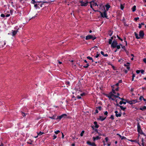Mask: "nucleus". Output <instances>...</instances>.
Instances as JSON below:
<instances>
[{"mask_svg": "<svg viewBox=\"0 0 146 146\" xmlns=\"http://www.w3.org/2000/svg\"><path fill=\"white\" fill-rule=\"evenodd\" d=\"M135 35L136 38H137V39H139L140 38V37H139V36H138V34L136 33H135Z\"/></svg>", "mask_w": 146, "mask_h": 146, "instance_id": "obj_23", "label": "nucleus"}, {"mask_svg": "<svg viewBox=\"0 0 146 146\" xmlns=\"http://www.w3.org/2000/svg\"><path fill=\"white\" fill-rule=\"evenodd\" d=\"M12 35L13 36H15L17 33V31H14V30H12Z\"/></svg>", "mask_w": 146, "mask_h": 146, "instance_id": "obj_14", "label": "nucleus"}, {"mask_svg": "<svg viewBox=\"0 0 146 146\" xmlns=\"http://www.w3.org/2000/svg\"><path fill=\"white\" fill-rule=\"evenodd\" d=\"M143 98L142 97V96H141L139 98V100H141V101L142 100V99H143Z\"/></svg>", "mask_w": 146, "mask_h": 146, "instance_id": "obj_42", "label": "nucleus"}, {"mask_svg": "<svg viewBox=\"0 0 146 146\" xmlns=\"http://www.w3.org/2000/svg\"><path fill=\"white\" fill-rule=\"evenodd\" d=\"M66 116V114H63L60 116H58L57 117V119H59L60 120L61 118H62L63 116Z\"/></svg>", "mask_w": 146, "mask_h": 146, "instance_id": "obj_17", "label": "nucleus"}, {"mask_svg": "<svg viewBox=\"0 0 146 146\" xmlns=\"http://www.w3.org/2000/svg\"><path fill=\"white\" fill-rule=\"evenodd\" d=\"M77 98L78 99H81V97L80 96H77Z\"/></svg>", "mask_w": 146, "mask_h": 146, "instance_id": "obj_57", "label": "nucleus"}, {"mask_svg": "<svg viewBox=\"0 0 146 146\" xmlns=\"http://www.w3.org/2000/svg\"><path fill=\"white\" fill-rule=\"evenodd\" d=\"M142 145H143V146H144V143H143V138L142 139Z\"/></svg>", "mask_w": 146, "mask_h": 146, "instance_id": "obj_41", "label": "nucleus"}, {"mask_svg": "<svg viewBox=\"0 0 146 146\" xmlns=\"http://www.w3.org/2000/svg\"><path fill=\"white\" fill-rule=\"evenodd\" d=\"M143 61L144 62L146 63V58H144L143 60Z\"/></svg>", "mask_w": 146, "mask_h": 146, "instance_id": "obj_52", "label": "nucleus"}, {"mask_svg": "<svg viewBox=\"0 0 146 146\" xmlns=\"http://www.w3.org/2000/svg\"><path fill=\"white\" fill-rule=\"evenodd\" d=\"M116 47L117 48V49H120V45H117V46Z\"/></svg>", "mask_w": 146, "mask_h": 146, "instance_id": "obj_37", "label": "nucleus"}, {"mask_svg": "<svg viewBox=\"0 0 146 146\" xmlns=\"http://www.w3.org/2000/svg\"><path fill=\"white\" fill-rule=\"evenodd\" d=\"M108 113V112L107 111H106L104 113V115H107Z\"/></svg>", "mask_w": 146, "mask_h": 146, "instance_id": "obj_51", "label": "nucleus"}, {"mask_svg": "<svg viewBox=\"0 0 146 146\" xmlns=\"http://www.w3.org/2000/svg\"><path fill=\"white\" fill-rule=\"evenodd\" d=\"M128 140L129 141H131V142H136L138 143V144H139V143H138L139 140L138 139L135 140H132L131 139Z\"/></svg>", "mask_w": 146, "mask_h": 146, "instance_id": "obj_18", "label": "nucleus"}, {"mask_svg": "<svg viewBox=\"0 0 146 146\" xmlns=\"http://www.w3.org/2000/svg\"><path fill=\"white\" fill-rule=\"evenodd\" d=\"M53 137V139H54L57 137L55 135H54Z\"/></svg>", "mask_w": 146, "mask_h": 146, "instance_id": "obj_45", "label": "nucleus"}, {"mask_svg": "<svg viewBox=\"0 0 146 146\" xmlns=\"http://www.w3.org/2000/svg\"><path fill=\"white\" fill-rule=\"evenodd\" d=\"M137 101L136 100H127V102L130 104H134L136 103Z\"/></svg>", "mask_w": 146, "mask_h": 146, "instance_id": "obj_7", "label": "nucleus"}, {"mask_svg": "<svg viewBox=\"0 0 146 146\" xmlns=\"http://www.w3.org/2000/svg\"><path fill=\"white\" fill-rule=\"evenodd\" d=\"M0 146H3V145L0 142Z\"/></svg>", "mask_w": 146, "mask_h": 146, "instance_id": "obj_62", "label": "nucleus"}, {"mask_svg": "<svg viewBox=\"0 0 146 146\" xmlns=\"http://www.w3.org/2000/svg\"><path fill=\"white\" fill-rule=\"evenodd\" d=\"M119 107H120V108L121 110H124L125 109H126V108L123 107L122 106H119Z\"/></svg>", "mask_w": 146, "mask_h": 146, "instance_id": "obj_27", "label": "nucleus"}, {"mask_svg": "<svg viewBox=\"0 0 146 146\" xmlns=\"http://www.w3.org/2000/svg\"><path fill=\"white\" fill-rule=\"evenodd\" d=\"M87 58L88 59H89V60H92V62H94V60H93V59L92 58V57H90V56H88V57H87Z\"/></svg>", "mask_w": 146, "mask_h": 146, "instance_id": "obj_25", "label": "nucleus"}, {"mask_svg": "<svg viewBox=\"0 0 146 146\" xmlns=\"http://www.w3.org/2000/svg\"><path fill=\"white\" fill-rule=\"evenodd\" d=\"M136 6L135 5L132 8V11L134 12L136 10Z\"/></svg>", "mask_w": 146, "mask_h": 146, "instance_id": "obj_22", "label": "nucleus"}, {"mask_svg": "<svg viewBox=\"0 0 146 146\" xmlns=\"http://www.w3.org/2000/svg\"><path fill=\"white\" fill-rule=\"evenodd\" d=\"M106 118V117H104L102 116H99V117L98 118V119L102 121L104 120Z\"/></svg>", "mask_w": 146, "mask_h": 146, "instance_id": "obj_9", "label": "nucleus"}, {"mask_svg": "<svg viewBox=\"0 0 146 146\" xmlns=\"http://www.w3.org/2000/svg\"><path fill=\"white\" fill-rule=\"evenodd\" d=\"M103 145L104 146H105L106 145V144L105 143V141H103Z\"/></svg>", "mask_w": 146, "mask_h": 146, "instance_id": "obj_55", "label": "nucleus"}, {"mask_svg": "<svg viewBox=\"0 0 146 146\" xmlns=\"http://www.w3.org/2000/svg\"><path fill=\"white\" fill-rule=\"evenodd\" d=\"M124 6L122 5V4H121L120 5V8L121 10H123L124 9Z\"/></svg>", "mask_w": 146, "mask_h": 146, "instance_id": "obj_29", "label": "nucleus"}, {"mask_svg": "<svg viewBox=\"0 0 146 146\" xmlns=\"http://www.w3.org/2000/svg\"><path fill=\"white\" fill-rule=\"evenodd\" d=\"M106 10L108 11L110 7V6L108 5H106Z\"/></svg>", "mask_w": 146, "mask_h": 146, "instance_id": "obj_24", "label": "nucleus"}, {"mask_svg": "<svg viewBox=\"0 0 146 146\" xmlns=\"http://www.w3.org/2000/svg\"><path fill=\"white\" fill-rule=\"evenodd\" d=\"M89 3L90 4V7L92 8L93 9V6H98V5H97V3H95L94 1H92L90 2Z\"/></svg>", "mask_w": 146, "mask_h": 146, "instance_id": "obj_5", "label": "nucleus"}, {"mask_svg": "<svg viewBox=\"0 0 146 146\" xmlns=\"http://www.w3.org/2000/svg\"><path fill=\"white\" fill-rule=\"evenodd\" d=\"M112 67L114 70H116L115 67L113 66H112Z\"/></svg>", "mask_w": 146, "mask_h": 146, "instance_id": "obj_54", "label": "nucleus"}, {"mask_svg": "<svg viewBox=\"0 0 146 146\" xmlns=\"http://www.w3.org/2000/svg\"><path fill=\"white\" fill-rule=\"evenodd\" d=\"M139 19V17H136L134 18V20L135 21H137V20H138Z\"/></svg>", "mask_w": 146, "mask_h": 146, "instance_id": "obj_50", "label": "nucleus"}, {"mask_svg": "<svg viewBox=\"0 0 146 146\" xmlns=\"http://www.w3.org/2000/svg\"><path fill=\"white\" fill-rule=\"evenodd\" d=\"M108 140L109 139L108 137H106L105 138V140H106V142H107Z\"/></svg>", "mask_w": 146, "mask_h": 146, "instance_id": "obj_38", "label": "nucleus"}, {"mask_svg": "<svg viewBox=\"0 0 146 146\" xmlns=\"http://www.w3.org/2000/svg\"><path fill=\"white\" fill-rule=\"evenodd\" d=\"M140 70V72L141 73L143 74L144 72V71L143 70Z\"/></svg>", "mask_w": 146, "mask_h": 146, "instance_id": "obj_40", "label": "nucleus"}, {"mask_svg": "<svg viewBox=\"0 0 146 146\" xmlns=\"http://www.w3.org/2000/svg\"><path fill=\"white\" fill-rule=\"evenodd\" d=\"M113 39V37H111L110 39H109V43L110 44H111V42H112Z\"/></svg>", "mask_w": 146, "mask_h": 146, "instance_id": "obj_26", "label": "nucleus"}, {"mask_svg": "<svg viewBox=\"0 0 146 146\" xmlns=\"http://www.w3.org/2000/svg\"><path fill=\"white\" fill-rule=\"evenodd\" d=\"M1 16L2 17H5V15L4 14H2L1 15Z\"/></svg>", "mask_w": 146, "mask_h": 146, "instance_id": "obj_48", "label": "nucleus"}, {"mask_svg": "<svg viewBox=\"0 0 146 146\" xmlns=\"http://www.w3.org/2000/svg\"><path fill=\"white\" fill-rule=\"evenodd\" d=\"M117 37L121 41H123V40L122 39H121V38H120V37H119L118 36H117Z\"/></svg>", "mask_w": 146, "mask_h": 146, "instance_id": "obj_49", "label": "nucleus"}, {"mask_svg": "<svg viewBox=\"0 0 146 146\" xmlns=\"http://www.w3.org/2000/svg\"><path fill=\"white\" fill-rule=\"evenodd\" d=\"M100 139V137L99 136H97L95 137H93V139L94 141H95L96 140H97Z\"/></svg>", "mask_w": 146, "mask_h": 146, "instance_id": "obj_16", "label": "nucleus"}, {"mask_svg": "<svg viewBox=\"0 0 146 146\" xmlns=\"http://www.w3.org/2000/svg\"><path fill=\"white\" fill-rule=\"evenodd\" d=\"M102 7L103 8L104 10L102 12H100L101 15L102 17H103L107 18V14L106 13V11L105 10L104 7L103 6Z\"/></svg>", "mask_w": 146, "mask_h": 146, "instance_id": "obj_1", "label": "nucleus"}, {"mask_svg": "<svg viewBox=\"0 0 146 146\" xmlns=\"http://www.w3.org/2000/svg\"><path fill=\"white\" fill-rule=\"evenodd\" d=\"M62 133V138H63L64 137V135L63 133Z\"/></svg>", "mask_w": 146, "mask_h": 146, "instance_id": "obj_61", "label": "nucleus"}, {"mask_svg": "<svg viewBox=\"0 0 146 146\" xmlns=\"http://www.w3.org/2000/svg\"><path fill=\"white\" fill-rule=\"evenodd\" d=\"M50 118H51V119H55V116H53V117H50Z\"/></svg>", "mask_w": 146, "mask_h": 146, "instance_id": "obj_47", "label": "nucleus"}, {"mask_svg": "<svg viewBox=\"0 0 146 146\" xmlns=\"http://www.w3.org/2000/svg\"><path fill=\"white\" fill-rule=\"evenodd\" d=\"M37 5L38 4L37 3L35 4L34 5V6L35 7H36L37 6Z\"/></svg>", "mask_w": 146, "mask_h": 146, "instance_id": "obj_63", "label": "nucleus"}, {"mask_svg": "<svg viewBox=\"0 0 146 146\" xmlns=\"http://www.w3.org/2000/svg\"><path fill=\"white\" fill-rule=\"evenodd\" d=\"M129 65L130 63L129 62H127L126 64H125L124 65L125 66L127 67V68L128 70H129L130 68V67H129Z\"/></svg>", "mask_w": 146, "mask_h": 146, "instance_id": "obj_15", "label": "nucleus"}, {"mask_svg": "<svg viewBox=\"0 0 146 146\" xmlns=\"http://www.w3.org/2000/svg\"><path fill=\"white\" fill-rule=\"evenodd\" d=\"M98 111L97 110H96V113H98Z\"/></svg>", "mask_w": 146, "mask_h": 146, "instance_id": "obj_64", "label": "nucleus"}, {"mask_svg": "<svg viewBox=\"0 0 146 146\" xmlns=\"http://www.w3.org/2000/svg\"><path fill=\"white\" fill-rule=\"evenodd\" d=\"M87 144H88L89 145H91V144L92 143H91L90 142L88 141L87 142Z\"/></svg>", "mask_w": 146, "mask_h": 146, "instance_id": "obj_39", "label": "nucleus"}, {"mask_svg": "<svg viewBox=\"0 0 146 146\" xmlns=\"http://www.w3.org/2000/svg\"><path fill=\"white\" fill-rule=\"evenodd\" d=\"M119 104L120 105L122 104H126V102H124L123 101H120L119 102Z\"/></svg>", "mask_w": 146, "mask_h": 146, "instance_id": "obj_28", "label": "nucleus"}, {"mask_svg": "<svg viewBox=\"0 0 146 146\" xmlns=\"http://www.w3.org/2000/svg\"><path fill=\"white\" fill-rule=\"evenodd\" d=\"M141 24H139V28H141Z\"/></svg>", "mask_w": 146, "mask_h": 146, "instance_id": "obj_60", "label": "nucleus"}, {"mask_svg": "<svg viewBox=\"0 0 146 146\" xmlns=\"http://www.w3.org/2000/svg\"><path fill=\"white\" fill-rule=\"evenodd\" d=\"M86 94L84 93L81 94L80 96H83L86 95Z\"/></svg>", "mask_w": 146, "mask_h": 146, "instance_id": "obj_34", "label": "nucleus"}, {"mask_svg": "<svg viewBox=\"0 0 146 146\" xmlns=\"http://www.w3.org/2000/svg\"><path fill=\"white\" fill-rule=\"evenodd\" d=\"M144 36V33L143 31H141L139 33V36L140 38Z\"/></svg>", "mask_w": 146, "mask_h": 146, "instance_id": "obj_13", "label": "nucleus"}, {"mask_svg": "<svg viewBox=\"0 0 146 146\" xmlns=\"http://www.w3.org/2000/svg\"><path fill=\"white\" fill-rule=\"evenodd\" d=\"M94 124L95 125V127L98 128L99 127V125L97 124V122L95 121L94 122Z\"/></svg>", "mask_w": 146, "mask_h": 146, "instance_id": "obj_20", "label": "nucleus"}, {"mask_svg": "<svg viewBox=\"0 0 146 146\" xmlns=\"http://www.w3.org/2000/svg\"><path fill=\"white\" fill-rule=\"evenodd\" d=\"M10 14H8L7 15H6V17H9L10 16Z\"/></svg>", "mask_w": 146, "mask_h": 146, "instance_id": "obj_59", "label": "nucleus"}, {"mask_svg": "<svg viewBox=\"0 0 146 146\" xmlns=\"http://www.w3.org/2000/svg\"><path fill=\"white\" fill-rule=\"evenodd\" d=\"M109 99L112 100H114L116 98H118V97L115 95L114 94H111L108 96Z\"/></svg>", "mask_w": 146, "mask_h": 146, "instance_id": "obj_2", "label": "nucleus"}, {"mask_svg": "<svg viewBox=\"0 0 146 146\" xmlns=\"http://www.w3.org/2000/svg\"><path fill=\"white\" fill-rule=\"evenodd\" d=\"M137 131L138 132V133H139L140 134L143 135V136H144L146 138V135L145 134L143 133L142 131V130L141 129H137Z\"/></svg>", "mask_w": 146, "mask_h": 146, "instance_id": "obj_8", "label": "nucleus"}, {"mask_svg": "<svg viewBox=\"0 0 146 146\" xmlns=\"http://www.w3.org/2000/svg\"><path fill=\"white\" fill-rule=\"evenodd\" d=\"M110 118L112 119H114V116L113 115H111L110 117Z\"/></svg>", "mask_w": 146, "mask_h": 146, "instance_id": "obj_44", "label": "nucleus"}, {"mask_svg": "<svg viewBox=\"0 0 146 146\" xmlns=\"http://www.w3.org/2000/svg\"><path fill=\"white\" fill-rule=\"evenodd\" d=\"M60 131H59V130H57L56 131H54V133L56 134H58L60 132Z\"/></svg>", "mask_w": 146, "mask_h": 146, "instance_id": "obj_32", "label": "nucleus"}, {"mask_svg": "<svg viewBox=\"0 0 146 146\" xmlns=\"http://www.w3.org/2000/svg\"><path fill=\"white\" fill-rule=\"evenodd\" d=\"M141 129L140 125L139 124H138L137 125V129Z\"/></svg>", "mask_w": 146, "mask_h": 146, "instance_id": "obj_35", "label": "nucleus"}, {"mask_svg": "<svg viewBox=\"0 0 146 146\" xmlns=\"http://www.w3.org/2000/svg\"><path fill=\"white\" fill-rule=\"evenodd\" d=\"M101 56V55L100 53H98V52L97 53L96 55L95 56V57L96 58H98V57H100Z\"/></svg>", "mask_w": 146, "mask_h": 146, "instance_id": "obj_21", "label": "nucleus"}, {"mask_svg": "<svg viewBox=\"0 0 146 146\" xmlns=\"http://www.w3.org/2000/svg\"><path fill=\"white\" fill-rule=\"evenodd\" d=\"M117 135L119 136V137L121 138V140H126L127 139L126 137L124 136H121L119 134H117Z\"/></svg>", "mask_w": 146, "mask_h": 146, "instance_id": "obj_11", "label": "nucleus"}, {"mask_svg": "<svg viewBox=\"0 0 146 146\" xmlns=\"http://www.w3.org/2000/svg\"><path fill=\"white\" fill-rule=\"evenodd\" d=\"M91 145L92 146H96L95 144L94 143H92Z\"/></svg>", "mask_w": 146, "mask_h": 146, "instance_id": "obj_36", "label": "nucleus"}, {"mask_svg": "<svg viewBox=\"0 0 146 146\" xmlns=\"http://www.w3.org/2000/svg\"><path fill=\"white\" fill-rule=\"evenodd\" d=\"M84 133V131H82L80 134V136H82Z\"/></svg>", "mask_w": 146, "mask_h": 146, "instance_id": "obj_31", "label": "nucleus"}, {"mask_svg": "<svg viewBox=\"0 0 146 146\" xmlns=\"http://www.w3.org/2000/svg\"><path fill=\"white\" fill-rule=\"evenodd\" d=\"M140 109L142 111L145 110H146V106H144L140 108Z\"/></svg>", "mask_w": 146, "mask_h": 146, "instance_id": "obj_19", "label": "nucleus"}, {"mask_svg": "<svg viewBox=\"0 0 146 146\" xmlns=\"http://www.w3.org/2000/svg\"><path fill=\"white\" fill-rule=\"evenodd\" d=\"M115 116L117 117H120L121 116V114L120 113H118V112L117 111H115Z\"/></svg>", "mask_w": 146, "mask_h": 146, "instance_id": "obj_12", "label": "nucleus"}, {"mask_svg": "<svg viewBox=\"0 0 146 146\" xmlns=\"http://www.w3.org/2000/svg\"><path fill=\"white\" fill-rule=\"evenodd\" d=\"M13 12V10H10V13H11V14H12Z\"/></svg>", "mask_w": 146, "mask_h": 146, "instance_id": "obj_58", "label": "nucleus"}, {"mask_svg": "<svg viewBox=\"0 0 146 146\" xmlns=\"http://www.w3.org/2000/svg\"><path fill=\"white\" fill-rule=\"evenodd\" d=\"M80 3H81V5L82 6H86L88 3L87 1L84 2L82 1H80Z\"/></svg>", "mask_w": 146, "mask_h": 146, "instance_id": "obj_4", "label": "nucleus"}, {"mask_svg": "<svg viewBox=\"0 0 146 146\" xmlns=\"http://www.w3.org/2000/svg\"><path fill=\"white\" fill-rule=\"evenodd\" d=\"M22 115L23 116H25L26 115V114H25V113H22Z\"/></svg>", "mask_w": 146, "mask_h": 146, "instance_id": "obj_53", "label": "nucleus"}, {"mask_svg": "<svg viewBox=\"0 0 146 146\" xmlns=\"http://www.w3.org/2000/svg\"><path fill=\"white\" fill-rule=\"evenodd\" d=\"M96 38V37L94 36H93L90 35H89L86 36V39L87 40L92 39V40H94Z\"/></svg>", "mask_w": 146, "mask_h": 146, "instance_id": "obj_3", "label": "nucleus"}, {"mask_svg": "<svg viewBox=\"0 0 146 146\" xmlns=\"http://www.w3.org/2000/svg\"><path fill=\"white\" fill-rule=\"evenodd\" d=\"M118 84H119L117 83L115 85H113V86H112V87L113 88L112 90L114 94H115V91L114 88L115 86H117L118 85Z\"/></svg>", "mask_w": 146, "mask_h": 146, "instance_id": "obj_10", "label": "nucleus"}, {"mask_svg": "<svg viewBox=\"0 0 146 146\" xmlns=\"http://www.w3.org/2000/svg\"><path fill=\"white\" fill-rule=\"evenodd\" d=\"M44 133L43 132H40L39 133H38V135H41L42 134H43Z\"/></svg>", "mask_w": 146, "mask_h": 146, "instance_id": "obj_30", "label": "nucleus"}, {"mask_svg": "<svg viewBox=\"0 0 146 146\" xmlns=\"http://www.w3.org/2000/svg\"><path fill=\"white\" fill-rule=\"evenodd\" d=\"M117 44V43L116 41L114 40L113 41L111 44V47L115 48L116 47Z\"/></svg>", "mask_w": 146, "mask_h": 146, "instance_id": "obj_6", "label": "nucleus"}, {"mask_svg": "<svg viewBox=\"0 0 146 146\" xmlns=\"http://www.w3.org/2000/svg\"><path fill=\"white\" fill-rule=\"evenodd\" d=\"M89 64H87L86 66H84V67L85 68H87V67H88V66H89Z\"/></svg>", "mask_w": 146, "mask_h": 146, "instance_id": "obj_43", "label": "nucleus"}, {"mask_svg": "<svg viewBox=\"0 0 146 146\" xmlns=\"http://www.w3.org/2000/svg\"><path fill=\"white\" fill-rule=\"evenodd\" d=\"M123 61V60L122 59H120L118 60V62H120V63L122 62Z\"/></svg>", "mask_w": 146, "mask_h": 146, "instance_id": "obj_33", "label": "nucleus"}, {"mask_svg": "<svg viewBox=\"0 0 146 146\" xmlns=\"http://www.w3.org/2000/svg\"><path fill=\"white\" fill-rule=\"evenodd\" d=\"M136 72L137 73V74H139L140 72V70H137L136 71Z\"/></svg>", "mask_w": 146, "mask_h": 146, "instance_id": "obj_46", "label": "nucleus"}, {"mask_svg": "<svg viewBox=\"0 0 146 146\" xmlns=\"http://www.w3.org/2000/svg\"><path fill=\"white\" fill-rule=\"evenodd\" d=\"M101 54L102 55H103V56H104V52H103V51H101Z\"/></svg>", "mask_w": 146, "mask_h": 146, "instance_id": "obj_56", "label": "nucleus"}]
</instances>
